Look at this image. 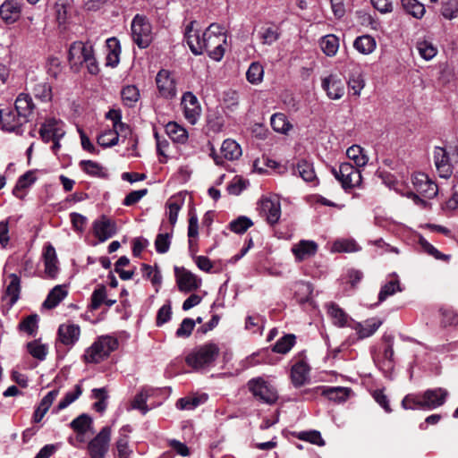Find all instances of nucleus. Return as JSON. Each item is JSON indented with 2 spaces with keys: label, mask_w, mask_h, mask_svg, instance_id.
Segmentation results:
<instances>
[{
  "label": "nucleus",
  "mask_w": 458,
  "mask_h": 458,
  "mask_svg": "<svg viewBox=\"0 0 458 458\" xmlns=\"http://www.w3.org/2000/svg\"><path fill=\"white\" fill-rule=\"evenodd\" d=\"M398 292H402V288L400 281L396 276L382 285L378 293V301L382 302Z\"/></svg>",
  "instance_id": "de8ad7c7"
},
{
  "label": "nucleus",
  "mask_w": 458,
  "mask_h": 458,
  "mask_svg": "<svg viewBox=\"0 0 458 458\" xmlns=\"http://www.w3.org/2000/svg\"><path fill=\"white\" fill-rule=\"evenodd\" d=\"M42 260L45 267V276L48 278H55L57 274L56 252L52 244L47 243L45 245L42 252Z\"/></svg>",
  "instance_id": "393cba45"
},
{
  "label": "nucleus",
  "mask_w": 458,
  "mask_h": 458,
  "mask_svg": "<svg viewBox=\"0 0 458 458\" xmlns=\"http://www.w3.org/2000/svg\"><path fill=\"white\" fill-rule=\"evenodd\" d=\"M106 45L109 48V52L106 55V64L107 66L115 67L119 64V55L121 53L119 41L115 38H111L107 39Z\"/></svg>",
  "instance_id": "37998d69"
},
{
  "label": "nucleus",
  "mask_w": 458,
  "mask_h": 458,
  "mask_svg": "<svg viewBox=\"0 0 458 458\" xmlns=\"http://www.w3.org/2000/svg\"><path fill=\"white\" fill-rule=\"evenodd\" d=\"M118 348V340L110 335L99 336L83 355L87 363H99Z\"/></svg>",
  "instance_id": "20e7f679"
},
{
  "label": "nucleus",
  "mask_w": 458,
  "mask_h": 458,
  "mask_svg": "<svg viewBox=\"0 0 458 458\" xmlns=\"http://www.w3.org/2000/svg\"><path fill=\"white\" fill-rule=\"evenodd\" d=\"M266 319L259 314L249 315L245 320V329L251 333L262 334L265 327Z\"/></svg>",
  "instance_id": "6e6d98bb"
},
{
  "label": "nucleus",
  "mask_w": 458,
  "mask_h": 458,
  "mask_svg": "<svg viewBox=\"0 0 458 458\" xmlns=\"http://www.w3.org/2000/svg\"><path fill=\"white\" fill-rule=\"evenodd\" d=\"M264 67L259 62H253L246 72V79L252 85H259L263 81Z\"/></svg>",
  "instance_id": "a18cd8bd"
},
{
  "label": "nucleus",
  "mask_w": 458,
  "mask_h": 458,
  "mask_svg": "<svg viewBox=\"0 0 458 458\" xmlns=\"http://www.w3.org/2000/svg\"><path fill=\"white\" fill-rule=\"evenodd\" d=\"M401 4L405 13L415 19L420 20L425 15V6L418 0H401Z\"/></svg>",
  "instance_id": "58836bf2"
},
{
  "label": "nucleus",
  "mask_w": 458,
  "mask_h": 458,
  "mask_svg": "<svg viewBox=\"0 0 458 458\" xmlns=\"http://www.w3.org/2000/svg\"><path fill=\"white\" fill-rule=\"evenodd\" d=\"M416 48L420 55L426 61L431 60L437 54V48L431 41L426 39L419 40L417 42Z\"/></svg>",
  "instance_id": "864d4df0"
},
{
  "label": "nucleus",
  "mask_w": 458,
  "mask_h": 458,
  "mask_svg": "<svg viewBox=\"0 0 458 458\" xmlns=\"http://www.w3.org/2000/svg\"><path fill=\"white\" fill-rule=\"evenodd\" d=\"M68 61L73 71H79L85 64L90 74L96 75L99 72L94 48L90 43L73 42L69 47Z\"/></svg>",
  "instance_id": "f03ea898"
},
{
  "label": "nucleus",
  "mask_w": 458,
  "mask_h": 458,
  "mask_svg": "<svg viewBox=\"0 0 458 458\" xmlns=\"http://www.w3.org/2000/svg\"><path fill=\"white\" fill-rule=\"evenodd\" d=\"M81 337V327L77 324L65 323L59 326V344L70 351Z\"/></svg>",
  "instance_id": "ddd939ff"
},
{
  "label": "nucleus",
  "mask_w": 458,
  "mask_h": 458,
  "mask_svg": "<svg viewBox=\"0 0 458 458\" xmlns=\"http://www.w3.org/2000/svg\"><path fill=\"white\" fill-rule=\"evenodd\" d=\"M253 225V222L245 216H241L229 224V228L235 233H243Z\"/></svg>",
  "instance_id": "e2e57ef3"
},
{
  "label": "nucleus",
  "mask_w": 458,
  "mask_h": 458,
  "mask_svg": "<svg viewBox=\"0 0 458 458\" xmlns=\"http://www.w3.org/2000/svg\"><path fill=\"white\" fill-rule=\"evenodd\" d=\"M219 355L218 345L209 342L192 349L185 357V362L195 371H208L215 367Z\"/></svg>",
  "instance_id": "f257e3e1"
},
{
  "label": "nucleus",
  "mask_w": 458,
  "mask_h": 458,
  "mask_svg": "<svg viewBox=\"0 0 458 458\" xmlns=\"http://www.w3.org/2000/svg\"><path fill=\"white\" fill-rule=\"evenodd\" d=\"M381 324L382 321L380 319L372 318L365 320L363 323L354 321L352 328L357 332L360 339H363L374 335Z\"/></svg>",
  "instance_id": "c756f323"
},
{
  "label": "nucleus",
  "mask_w": 458,
  "mask_h": 458,
  "mask_svg": "<svg viewBox=\"0 0 458 458\" xmlns=\"http://www.w3.org/2000/svg\"><path fill=\"white\" fill-rule=\"evenodd\" d=\"M34 97L43 103L50 102L53 98L52 87L48 82H40L33 89Z\"/></svg>",
  "instance_id": "5fc2aeb1"
},
{
  "label": "nucleus",
  "mask_w": 458,
  "mask_h": 458,
  "mask_svg": "<svg viewBox=\"0 0 458 458\" xmlns=\"http://www.w3.org/2000/svg\"><path fill=\"white\" fill-rule=\"evenodd\" d=\"M332 249L335 252H355L360 250V247L354 240L343 239L335 241Z\"/></svg>",
  "instance_id": "052dcab7"
},
{
  "label": "nucleus",
  "mask_w": 458,
  "mask_h": 458,
  "mask_svg": "<svg viewBox=\"0 0 458 458\" xmlns=\"http://www.w3.org/2000/svg\"><path fill=\"white\" fill-rule=\"evenodd\" d=\"M111 427H104L88 444V453L91 458H105L109 450Z\"/></svg>",
  "instance_id": "1a4fd4ad"
},
{
  "label": "nucleus",
  "mask_w": 458,
  "mask_h": 458,
  "mask_svg": "<svg viewBox=\"0 0 458 458\" xmlns=\"http://www.w3.org/2000/svg\"><path fill=\"white\" fill-rule=\"evenodd\" d=\"M119 141L118 135L112 130H106L98 137V143L103 148H111Z\"/></svg>",
  "instance_id": "338daca9"
},
{
  "label": "nucleus",
  "mask_w": 458,
  "mask_h": 458,
  "mask_svg": "<svg viewBox=\"0 0 458 458\" xmlns=\"http://www.w3.org/2000/svg\"><path fill=\"white\" fill-rule=\"evenodd\" d=\"M131 35L140 48L148 47L152 42V26L143 15L136 14L131 21Z\"/></svg>",
  "instance_id": "0eeeda50"
},
{
  "label": "nucleus",
  "mask_w": 458,
  "mask_h": 458,
  "mask_svg": "<svg viewBox=\"0 0 458 458\" xmlns=\"http://www.w3.org/2000/svg\"><path fill=\"white\" fill-rule=\"evenodd\" d=\"M280 30L274 26L262 27L259 32V38L263 45L271 46L280 38Z\"/></svg>",
  "instance_id": "c03bdc74"
},
{
  "label": "nucleus",
  "mask_w": 458,
  "mask_h": 458,
  "mask_svg": "<svg viewBox=\"0 0 458 458\" xmlns=\"http://www.w3.org/2000/svg\"><path fill=\"white\" fill-rule=\"evenodd\" d=\"M1 118V129L8 132H14L17 135L23 133V126L28 123L26 119H21L22 117L15 109L12 110L8 108L3 110Z\"/></svg>",
  "instance_id": "9d476101"
},
{
  "label": "nucleus",
  "mask_w": 458,
  "mask_h": 458,
  "mask_svg": "<svg viewBox=\"0 0 458 458\" xmlns=\"http://www.w3.org/2000/svg\"><path fill=\"white\" fill-rule=\"evenodd\" d=\"M121 97L123 103L125 106L131 107L138 102L140 98V90L134 85H127L123 88L121 91Z\"/></svg>",
  "instance_id": "3c124183"
},
{
  "label": "nucleus",
  "mask_w": 458,
  "mask_h": 458,
  "mask_svg": "<svg viewBox=\"0 0 458 458\" xmlns=\"http://www.w3.org/2000/svg\"><path fill=\"white\" fill-rule=\"evenodd\" d=\"M173 229L170 233H158L155 240V248L157 252L160 254L166 253L171 245Z\"/></svg>",
  "instance_id": "0e129e2a"
},
{
  "label": "nucleus",
  "mask_w": 458,
  "mask_h": 458,
  "mask_svg": "<svg viewBox=\"0 0 458 458\" xmlns=\"http://www.w3.org/2000/svg\"><path fill=\"white\" fill-rule=\"evenodd\" d=\"M331 172L345 191L361 185V172L348 162L341 163L338 168L332 167Z\"/></svg>",
  "instance_id": "423d86ee"
},
{
  "label": "nucleus",
  "mask_w": 458,
  "mask_h": 458,
  "mask_svg": "<svg viewBox=\"0 0 458 458\" xmlns=\"http://www.w3.org/2000/svg\"><path fill=\"white\" fill-rule=\"evenodd\" d=\"M156 83L163 98L171 99L176 96V82L169 71L160 70L157 74Z\"/></svg>",
  "instance_id": "f8f14e48"
},
{
  "label": "nucleus",
  "mask_w": 458,
  "mask_h": 458,
  "mask_svg": "<svg viewBox=\"0 0 458 458\" xmlns=\"http://www.w3.org/2000/svg\"><path fill=\"white\" fill-rule=\"evenodd\" d=\"M247 388L255 399L267 405L275 404L279 397L276 388L263 377L250 379Z\"/></svg>",
  "instance_id": "39448f33"
},
{
  "label": "nucleus",
  "mask_w": 458,
  "mask_h": 458,
  "mask_svg": "<svg viewBox=\"0 0 458 458\" xmlns=\"http://www.w3.org/2000/svg\"><path fill=\"white\" fill-rule=\"evenodd\" d=\"M310 367L304 359L293 360L291 368V381L295 387L304 386L310 380Z\"/></svg>",
  "instance_id": "2eb2a0df"
},
{
  "label": "nucleus",
  "mask_w": 458,
  "mask_h": 458,
  "mask_svg": "<svg viewBox=\"0 0 458 458\" xmlns=\"http://www.w3.org/2000/svg\"><path fill=\"white\" fill-rule=\"evenodd\" d=\"M447 395L448 392L441 387L426 390L422 394V410H434L442 406Z\"/></svg>",
  "instance_id": "a211bd4d"
},
{
  "label": "nucleus",
  "mask_w": 458,
  "mask_h": 458,
  "mask_svg": "<svg viewBox=\"0 0 458 458\" xmlns=\"http://www.w3.org/2000/svg\"><path fill=\"white\" fill-rule=\"evenodd\" d=\"M184 204V199L181 195H174L168 199L166 202L168 220L172 229L175 225L178 214Z\"/></svg>",
  "instance_id": "473e14b6"
},
{
  "label": "nucleus",
  "mask_w": 458,
  "mask_h": 458,
  "mask_svg": "<svg viewBox=\"0 0 458 458\" xmlns=\"http://www.w3.org/2000/svg\"><path fill=\"white\" fill-rule=\"evenodd\" d=\"M94 234L99 242H105L113 237L116 233V225L114 221L103 216L99 220L94 222Z\"/></svg>",
  "instance_id": "5701e85b"
},
{
  "label": "nucleus",
  "mask_w": 458,
  "mask_h": 458,
  "mask_svg": "<svg viewBox=\"0 0 458 458\" xmlns=\"http://www.w3.org/2000/svg\"><path fill=\"white\" fill-rule=\"evenodd\" d=\"M377 42L370 35L358 37L353 42V47L362 55H369L376 49Z\"/></svg>",
  "instance_id": "f704fd0d"
},
{
  "label": "nucleus",
  "mask_w": 458,
  "mask_h": 458,
  "mask_svg": "<svg viewBox=\"0 0 458 458\" xmlns=\"http://www.w3.org/2000/svg\"><path fill=\"white\" fill-rule=\"evenodd\" d=\"M270 124L274 131L283 134H286L292 129V124L282 113L274 114L271 116Z\"/></svg>",
  "instance_id": "09e8293b"
},
{
  "label": "nucleus",
  "mask_w": 458,
  "mask_h": 458,
  "mask_svg": "<svg viewBox=\"0 0 458 458\" xmlns=\"http://www.w3.org/2000/svg\"><path fill=\"white\" fill-rule=\"evenodd\" d=\"M10 282L6 287L2 301L7 305L8 310L11 309L19 300L21 292V280L15 274L9 276Z\"/></svg>",
  "instance_id": "a878e982"
},
{
  "label": "nucleus",
  "mask_w": 458,
  "mask_h": 458,
  "mask_svg": "<svg viewBox=\"0 0 458 458\" xmlns=\"http://www.w3.org/2000/svg\"><path fill=\"white\" fill-rule=\"evenodd\" d=\"M55 391H50L47 393V395L44 396V398L41 400L38 406L36 408L34 414H33V422L38 423L42 420L45 414L49 410L50 406L53 403L54 398H55Z\"/></svg>",
  "instance_id": "ea45409f"
},
{
  "label": "nucleus",
  "mask_w": 458,
  "mask_h": 458,
  "mask_svg": "<svg viewBox=\"0 0 458 458\" xmlns=\"http://www.w3.org/2000/svg\"><path fill=\"white\" fill-rule=\"evenodd\" d=\"M347 157L353 161L357 168L364 167L369 162L365 150L359 145H352L346 150Z\"/></svg>",
  "instance_id": "c9c22d12"
},
{
  "label": "nucleus",
  "mask_w": 458,
  "mask_h": 458,
  "mask_svg": "<svg viewBox=\"0 0 458 458\" xmlns=\"http://www.w3.org/2000/svg\"><path fill=\"white\" fill-rule=\"evenodd\" d=\"M414 189L418 193L427 199H433L437 196L438 188L426 174L416 173L411 178Z\"/></svg>",
  "instance_id": "9b49d317"
},
{
  "label": "nucleus",
  "mask_w": 458,
  "mask_h": 458,
  "mask_svg": "<svg viewBox=\"0 0 458 458\" xmlns=\"http://www.w3.org/2000/svg\"><path fill=\"white\" fill-rule=\"evenodd\" d=\"M41 139L45 142L52 141L51 148L54 152L57 148V122L55 118L47 119L39 130Z\"/></svg>",
  "instance_id": "c85d7f7f"
},
{
  "label": "nucleus",
  "mask_w": 458,
  "mask_h": 458,
  "mask_svg": "<svg viewBox=\"0 0 458 458\" xmlns=\"http://www.w3.org/2000/svg\"><path fill=\"white\" fill-rule=\"evenodd\" d=\"M21 5L17 0H6L0 6L1 18L8 24L15 22L21 15Z\"/></svg>",
  "instance_id": "bb28decb"
},
{
  "label": "nucleus",
  "mask_w": 458,
  "mask_h": 458,
  "mask_svg": "<svg viewBox=\"0 0 458 458\" xmlns=\"http://www.w3.org/2000/svg\"><path fill=\"white\" fill-rule=\"evenodd\" d=\"M441 14L446 20H453L458 16V0H449L442 4Z\"/></svg>",
  "instance_id": "774afa93"
},
{
  "label": "nucleus",
  "mask_w": 458,
  "mask_h": 458,
  "mask_svg": "<svg viewBox=\"0 0 458 458\" xmlns=\"http://www.w3.org/2000/svg\"><path fill=\"white\" fill-rule=\"evenodd\" d=\"M176 282L181 292L189 293L197 290L201 285V279L184 268L175 267Z\"/></svg>",
  "instance_id": "f3484780"
},
{
  "label": "nucleus",
  "mask_w": 458,
  "mask_h": 458,
  "mask_svg": "<svg viewBox=\"0 0 458 458\" xmlns=\"http://www.w3.org/2000/svg\"><path fill=\"white\" fill-rule=\"evenodd\" d=\"M226 35L225 29L216 23L210 24L204 31L203 52L214 61H220L225 55L224 46L226 44Z\"/></svg>",
  "instance_id": "7ed1b4c3"
},
{
  "label": "nucleus",
  "mask_w": 458,
  "mask_h": 458,
  "mask_svg": "<svg viewBox=\"0 0 458 458\" xmlns=\"http://www.w3.org/2000/svg\"><path fill=\"white\" fill-rule=\"evenodd\" d=\"M182 106L186 120L190 123L195 124L201 114V107L197 97L191 91L185 92L182 98Z\"/></svg>",
  "instance_id": "4468645a"
},
{
  "label": "nucleus",
  "mask_w": 458,
  "mask_h": 458,
  "mask_svg": "<svg viewBox=\"0 0 458 458\" xmlns=\"http://www.w3.org/2000/svg\"><path fill=\"white\" fill-rule=\"evenodd\" d=\"M149 389H141L140 392L135 395L131 403V407L135 410L140 411L142 414H146L149 410L146 404L148 397L149 396Z\"/></svg>",
  "instance_id": "680f3d73"
},
{
  "label": "nucleus",
  "mask_w": 458,
  "mask_h": 458,
  "mask_svg": "<svg viewBox=\"0 0 458 458\" xmlns=\"http://www.w3.org/2000/svg\"><path fill=\"white\" fill-rule=\"evenodd\" d=\"M296 343V337L293 334L284 335L278 339L272 347V351L276 353L285 354L291 351Z\"/></svg>",
  "instance_id": "49530a36"
},
{
  "label": "nucleus",
  "mask_w": 458,
  "mask_h": 458,
  "mask_svg": "<svg viewBox=\"0 0 458 458\" xmlns=\"http://www.w3.org/2000/svg\"><path fill=\"white\" fill-rule=\"evenodd\" d=\"M321 50L327 56H334L336 55L339 48V39L333 34L324 36L319 42Z\"/></svg>",
  "instance_id": "79ce46f5"
},
{
  "label": "nucleus",
  "mask_w": 458,
  "mask_h": 458,
  "mask_svg": "<svg viewBox=\"0 0 458 458\" xmlns=\"http://www.w3.org/2000/svg\"><path fill=\"white\" fill-rule=\"evenodd\" d=\"M317 390H320L323 395L335 402L345 401L351 392L350 388L342 386H319Z\"/></svg>",
  "instance_id": "2f4dec72"
},
{
  "label": "nucleus",
  "mask_w": 458,
  "mask_h": 458,
  "mask_svg": "<svg viewBox=\"0 0 458 458\" xmlns=\"http://www.w3.org/2000/svg\"><path fill=\"white\" fill-rule=\"evenodd\" d=\"M29 353L35 359L43 360L47 354V346L41 344L38 340H34L27 344Z\"/></svg>",
  "instance_id": "bf43d9fd"
},
{
  "label": "nucleus",
  "mask_w": 458,
  "mask_h": 458,
  "mask_svg": "<svg viewBox=\"0 0 458 458\" xmlns=\"http://www.w3.org/2000/svg\"><path fill=\"white\" fill-rule=\"evenodd\" d=\"M14 107L15 111L22 117L21 119H26L29 122L35 109V104L30 94L20 93L15 99Z\"/></svg>",
  "instance_id": "cd10ccee"
},
{
  "label": "nucleus",
  "mask_w": 458,
  "mask_h": 458,
  "mask_svg": "<svg viewBox=\"0 0 458 458\" xmlns=\"http://www.w3.org/2000/svg\"><path fill=\"white\" fill-rule=\"evenodd\" d=\"M321 86L327 92V96L333 100L340 99L345 92L344 83L336 74L323 78Z\"/></svg>",
  "instance_id": "dca6fc26"
},
{
  "label": "nucleus",
  "mask_w": 458,
  "mask_h": 458,
  "mask_svg": "<svg viewBox=\"0 0 458 458\" xmlns=\"http://www.w3.org/2000/svg\"><path fill=\"white\" fill-rule=\"evenodd\" d=\"M165 132L176 143H185L188 139L187 131L175 122H169L165 125Z\"/></svg>",
  "instance_id": "e433bc0d"
},
{
  "label": "nucleus",
  "mask_w": 458,
  "mask_h": 458,
  "mask_svg": "<svg viewBox=\"0 0 458 458\" xmlns=\"http://www.w3.org/2000/svg\"><path fill=\"white\" fill-rule=\"evenodd\" d=\"M71 427L77 434V439L80 442H84L85 434L92 427V419L87 414H81L71 422Z\"/></svg>",
  "instance_id": "7c9ffc66"
},
{
  "label": "nucleus",
  "mask_w": 458,
  "mask_h": 458,
  "mask_svg": "<svg viewBox=\"0 0 458 458\" xmlns=\"http://www.w3.org/2000/svg\"><path fill=\"white\" fill-rule=\"evenodd\" d=\"M142 276L150 280L152 285L158 291L162 284V275L157 266L152 267L148 264L141 265Z\"/></svg>",
  "instance_id": "a19ab883"
},
{
  "label": "nucleus",
  "mask_w": 458,
  "mask_h": 458,
  "mask_svg": "<svg viewBox=\"0 0 458 458\" xmlns=\"http://www.w3.org/2000/svg\"><path fill=\"white\" fill-rule=\"evenodd\" d=\"M207 398V395L180 398L176 402V408L179 410H194L200 403H204Z\"/></svg>",
  "instance_id": "4d7b16f0"
},
{
  "label": "nucleus",
  "mask_w": 458,
  "mask_h": 458,
  "mask_svg": "<svg viewBox=\"0 0 458 458\" xmlns=\"http://www.w3.org/2000/svg\"><path fill=\"white\" fill-rule=\"evenodd\" d=\"M194 21L190 22L185 29V39L186 42L195 55L203 54L204 32L200 33L199 30H194Z\"/></svg>",
  "instance_id": "aec40b11"
},
{
  "label": "nucleus",
  "mask_w": 458,
  "mask_h": 458,
  "mask_svg": "<svg viewBox=\"0 0 458 458\" xmlns=\"http://www.w3.org/2000/svg\"><path fill=\"white\" fill-rule=\"evenodd\" d=\"M116 450L118 458H130L132 450L129 446V437L127 435L120 434L116 441Z\"/></svg>",
  "instance_id": "69168bd1"
},
{
  "label": "nucleus",
  "mask_w": 458,
  "mask_h": 458,
  "mask_svg": "<svg viewBox=\"0 0 458 458\" xmlns=\"http://www.w3.org/2000/svg\"><path fill=\"white\" fill-rule=\"evenodd\" d=\"M36 178L34 176V174L30 171L25 173L21 176L19 177L16 185L13 189V194L18 198H22V195L21 194V191L24 189L29 188L31 186Z\"/></svg>",
  "instance_id": "13d9d810"
},
{
  "label": "nucleus",
  "mask_w": 458,
  "mask_h": 458,
  "mask_svg": "<svg viewBox=\"0 0 458 458\" xmlns=\"http://www.w3.org/2000/svg\"><path fill=\"white\" fill-rule=\"evenodd\" d=\"M365 86V81L360 69L352 72L348 80V87L352 90V94L360 97L361 90Z\"/></svg>",
  "instance_id": "603ef678"
},
{
  "label": "nucleus",
  "mask_w": 458,
  "mask_h": 458,
  "mask_svg": "<svg viewBox=\"0 0 458 458\" xmlns=\"http://www.w3.org/2000/svg\"><path fill=\"white\" fill-rule=\"evenodd\" d=\"M221 156L214 155L213 158L217 165L223 164V159L233 161L242 156L241 146L233 140L226 139L223 141L220 148Z\"/></svg>",
  "instance_id": "6ab92c4d"
},
{
  "label": "nucleus",
  "mask_w": 458,
  "mask_h": 458,
  "mask_svg": "<svg viewBox=\"0 0 458 458\" xmlns=\"http://www.w3.org/2000/svg\"><path fill=\"white\" fill-rule=\"evenodd\" d=\"M434 161L440 177L449 178L453 174V166L445 148L436 147L434 150Z\"/></svg>",
  "instance_id": "4be33fe9"
},
{
  "label": "nucleus",
  "mask_w": 458,
  "mask_h": 458,
  "mask_svg": "<svg viewBox=\"0 0 458 458\" xmlns=\"http://www.w3.org/2000/svg\"><path fill=\"white\" fill-rule=\"evenodd\" d=\"M38 321L39 318L37 314H30L19 323L18 329L30 336H36L38 330Z\"/></svg>",
  "instance_id": "4c0bfd02"
},
{
  "label": "nucleus",
  "mask_w": 458,
  "mask_h": 458,
  "mask_svg": "<svg viewBox=\"0 0 458 458\" xmlns=\"http://www.w3.org/2000/svg\"><path fill=\"white\" fill-rule=\"evenodd\" d=\"M327 314L337 327H352L354 320L335 302L327 305Z\"/></svg>",
  "instance_id": "b1692460"
},
{
  "label": "nucleus",
  "mask_w": 458,
  "mask_h": 458,
  "mask_svg": "<svg viewBox=\"0 0 458 458\" xmlns=\"http://www.w3.org/2000/svg\"><path fill=\"white\" fill-rule=\"evenodd\" d=\"M294 174H298L307 182L313 184L318 182L313 165L307 160L302 159L297 163Z\"/></svg>",
  "instance_id": "72a5a7b5"
},
{
  "label": "nucleus",
  "mask_w": 458,
  "mask_h": 458,
  "mask_svg": "<svg viewBox=\"0 0 458 458\" xmlns=\"http://www.w3.org/2000/svg\"><path fill=\"white\" fill-rule=\"evenodd\" d=\"M318 245L311 240H301L292 247V252L298 262L308 259L316 255Z\"/></svg>",
  "instance_id": "412c9836"
},
{
  "label": "nucleus",
  "mask_w": 458,
  "mask_h": 458,
  "mask_svg": "<svg viewBox=\"0 0 458 458\" xmlns=\"http://www.w3.org/2000/svg\"><path fill=\"white\" fill-rule=\"evenodd\" d=\"M257 210L268 225H275L281 217L280 200L276 196L262 197L258 202Z\"/></svg>",
  "instance_id": "6e6552de"
},
{
  "label": "nucleus",
  "mask_w": 458,
  "mask_h": 458,
  "mask_svg": "<svg viewBox=\"0 0 458 458\" xmlns=\"http://www.w3.org/2000/svg\"><path fill=\"white\" fill-rule=\"evenodd\" d=\"M293 291L296 301L300 303H304L312 293V286L310 283L300 281L294 284Z\"/></svg>",
  "instance_id": "8fccbe9b"
}]
</instances>
